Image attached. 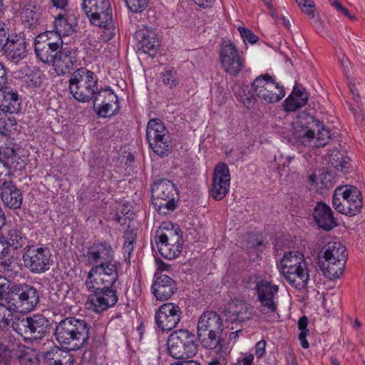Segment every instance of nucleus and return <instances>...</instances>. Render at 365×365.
<instances>
[{
	"instance_id": "nucleus-16",
	"label": "nucleus",
	"mask_w": 365,
	"mask_h": 365,
	"mask_svg": "<svg viewBox=\"0 0 365 365\" xmlns=\"http://www.w3.org/2000/svg\"><path fill=\"white\" fill-rule=\"evenodd\" d=\"M120 268L121 263L114 259L103 261L92 267L86 281H96L98 283H105L108 285L115 284L118 279Z\"/></svg>"
},
{
	"instance_id": "nucleus-30",
	"label": "nucleus",
	"mask_w": 365,
	"mask_h": 365,
	"mask_svg": "<svg viewBox=\"0 0 365 365\" xmlns=\"http://www.w3.org/2000/svg\"><path fill=\"white\" fill-rule=\"evenodd\" d=\"M287 282L297 289H304L309 279L307 262H303L289 270V273L285 272L282 274Z\"/></svg>"
},
{
	"instance_id": "nucleus-64",
	"label": "nucleus",
	"mask_w": 365,
	"mask_h": 365,
	"mask_svg": "<svg viewBox=\"0 0 365 365\" xmlns=\"http://www.w3.org/2000/svg\"><path fill=\"white\" fill-rule=\"evenodd\" d=\"M307 335H308V334H306V332L299 334L298 337L301 342V345H302V348H304V349H307L309 346V344L308 341L306 339V337Z\"/></svg>"
},
{
	"instance_id": "nucleus-39",
	"label": "nucleus",
	"mask_w": 365,
	"mask_h": 365,
	"mask_svg": "<svg viewBox=\"0 0 365 365\" xmlns=\"http://www.w3.org/2000/svg\"><path fill=\"white\" fill-rule=\"evenodd\" d=\"M32 340L42 339L48 332L49 321L43 315L35 314L30 317Z\"/></svg>"
},
{
	"instance_id": "nucleus-51",
	"label": "nucleus",
	"mask_w": 365,
	"mask_h": 365,
	"mask_svg": "<svg viewBox=\"0 0 365 365\" xmlns=\"http://www.w3.org/2000/svg\"><path fill=\"white\" fill-rule=\"evenodd\" d=\"M127 8L133 13H141L148 6L149 0H124Z\"/></svg>"
},
{
	"instance_id": "nucleus-59",
	"label": "nucleus",
	"mask_w": 365,
	"mask_h": 365,
	"mask_svg": "<svg viewBox=\"0 0 365 365\" xmlns=\"http://www.w3.org/2000/svg\"><path fill=\"white\" fill-rule=\"evenodd\" d=\"M308 325V318L306 316H302L299 318L298 321V328L300 331L299 333L309 334V331L307 329Z\"/></svg>"
},
{
	"instance_id": "nucleus-5",
	"label": "nucleus",
	"mask_w": 365,
	"mask_h": 365,
	"mask_svg": "<svg viewBox=\"0 0 365 365\" xmlns=\"http://www.w3.org/2000/svg\"><path fill=\"white\" fill-rule=\"evenodd\" d=\"M152 204L155 210L167 215L178 207V192L175 184L168 179H159L151 185Z\"/></svg>"
},
{
	"instance_id": "nucleus-55",
	"label": "nucleus",
	"mask_w": 365,
	"mask_h": 365,
	"mask_svg": "<svg viewBox=\"0 0 365 365\" xmlns=\"http://www.w3.org/2000/svg\"><path fill=\"white\" fill-rule=\"evenodd\" d=\"M9 38V28L4 22L0 20V51H3Z\"/></svg>"
},
{
	"instance_id": "nucleus-47",
	"label": "nucleus",
	"mask_w": 365,
	"mask_h": 365,
	"mask_svg": "<svg viewBox=\"0 0 365 365\" xmlns=\"http://www.w3.org/2000/svg\"><path fill=\"white\" fill-rule=\"evenodd\" d=\"M350 158L339 153L331 155V162L333 166L338 170L346 173L349 169Z\"/></svg>"
},
{
	"instance_id": "nucleus-20",
	"label": "nucleus",
	"mask_w": 365,
	"mask_h": 365,
	"mask_svg": "<svg viewBox=\"0 0 365 365\" xmlns=\"http://www.w3.org/2000/svg\"><path fill=\"white\" fill-rule=\"evenodd\" d=\"M182 312L178 305L165 303L155 312V320L158 328L169 331L177 327L181 319Z\"/></svg>"
},
{
	"instance_id": "nucleus-46",
	"label": "nucleus",
	"mask_w": 365,
	"mask_h": 365,
	"mask_svg": "<svg viewBox=\"0 0 365 365\" xmlns=\"http://www.w3.org/2000/svg\"><path fill=\"white\" fill-rule=\"evenodd\" d=\"M17 287V284H0V299L5 300L8 305L12 304L14 297V289Z\"/></svg>"
},
{
	"instance_id": "nucleus-58",
	"label": "nucleus",
	"mask_w": 365,
	"mask_h": 365,
	"mask_svg": "<svg viewBox=\"0 0 365 365\" xmlns=\"http://www.w3.org/2000/svg\"><path fill=\"white\" fill-rule=\"evenodd\" d=\"M266 341L260 340L255 345V354L257 358H262L265 354Z\"/></svg>"
},
{
	"instance_id": "nucleus-54",
	"label": "nucleus",
	"mask_w": 365,
	"mask_h": 365,
	"mask_svg": "<svg viewBox=\"0 0 365 365\" xmlns=\"http://www.w3.org/2000/svg\"><path fill=\"white\" fill-rule=\"evenodd\" d=\"M0 245L2 247L0 250V259L5 258L10 252L9 237L8 235L5 236L1 232H0Z\"/></svg>"
},
{
	"instance_id": "nucleus-36",
	"label": "nucleus",
	"mask_w": 365,
	"mask_h": 365,
	"mask_svg": "<svg viewBox=\"0 0 365 365\" xmlns=\"http://www.w3.org/2000/svg\"><path fill=\"white\" fill-rule=\"evenodd\" d=\"M221 335L222 334H217L215 331L197 332V339H198L204 348L211 350L216 349L220 351L223 348V340Z\"/></svg>"
},
{
	"instance_id": "nucleus-44",
	"label": "nucleus",
	"mask_w": 365,
	"mask_h": 365,
	"mask_svg": "<svg viewBox=\"0 0 365 365\" xmlns=\"http://www.w3.org/2000/svg\"><path fill=\"white\" fill-rule=\"evenodd\" d=\"M7 115L0 113V134L4 136L10 135L17 126V121L14 116Z\"/></svg>"
},
{
	"instance_id": "nucleus-35",
	"label": "nucleus",
	"mask_w": 365,
	"mask_h": 365,
	"mask_svg": "<svg viewBox=\"0 0 365 365\" xmlns=\"http://www.w3.org/2000/svg\"><path fill=\"white\" fill-rule=\"evenodd\" d=\"M334 259L333 261L318 259V264L323 272L324 275L330 280L339 278L343 272L345 267L346 261Z\"/></svg>"
},
{
	"instance_id": "nucleus-25",
	"label": "nucleus",
	"mask_w": 365,
	"mask_h": 365,
	"mask_svg": "<svg viewBox=\"0 0 365 365\" xmlns=\"http://www.w3.org/2000/svg\"><path fill=\"white\" fill-rule=\"evenodd\" d=\"M21 101L18 92L8 86H0V110L4 114L17 113L21 109Z\"/></svg>"
},
{
	"instance_id": "nucleus-29",
	"label": "nucleus",
	"mask_w": 365,
	"mask_h": 365,
	"mask_svg": "<svg viewBox=\"0 0 365 365\" xmlns=\"http://www.w3.org/2000/svg\"><path fill=\"white\" fill-rule=\"evenodd\" d=\"M26 47L27 43L25 39L17 38L16 36L15 38H9L3 51L9 61L17 63L26 56Z\"/></svg>"
},
{
	"instance_id": "nucleus-10",
	"label": "nucleus",
	"mask_w": 365,
	"mask_h": 365,
	"mask_svg": "<svg viewBox=\"0 0 365 365\" xmlns=\"http://www.w3.org/2000/svg\"><path fill=\"white\" fill-rule=\"evenodd\" d=\"M146 138L153 151L160 157L168 156L173 148V142L168 130L158 118L149 120L146 128Z\"/></svg>"
},
{
	"instance_id": "nucleus-19",
	"label": "nucleus",
	"mask_w": 365,
	"mask_h": 365,
	"mask_svg": "<svg viewBox=\"0 0 365 365\" xmlns=\"http://www.w3.org/2000/svg\"><path fill=\"white\" fill-rule=\"evenodd\" d=\"M220 61L224 71L234 76H237L245 66V59L240 56L236 46L230 42L222 45Z\"/></svg>"
},
{
	"instance_id": "nucleus-61",
	"label": "nucleus",
	"mask_w": 365,
	"mask_h": 365,
	"mask_svg": "<svg viewBox=\"0 0 365 365\" xmlns=\"http://www.w3.org/2000/svg\"><path fill=\"white\" fill-rule=\"evenodd\" d=\"M8 83V69L0 62V86Z\"/></svg>"
},
{
	"instance_id": "nucleus-43",
	"label": "nucleus",
	"mask_w": 365,
	"mask_h": 365,
	"mask_svg": "<svg viewBox=\"0 0 365 365\" xmlns=\"http://www.w3.org/2000/svg\"><path fill=\"white\" fill-rule=\"evenodd\" d=\"M8 237H9L10 248L17 250L28 245V239L22 231L18 229H11L8 231Z\"/></svg>"
},
{
	"instance_id": "nucleus-31",
	"label": "nucleus",
	"mask_w": 365,
	"mask_h": 365,
	"mask_svg": "<svg viewBox=\"0 0 365 365\" xmlns=\"http://www.w3.org/2000/svg\"><path fill=\"white\" fill-rule=\"evenodd\" d=\"M222 320L220 315L215 312L203 313L198 320L197 332H212V331H215L217 334H222Z\"/></svg>"
},
{
	"instance_id": "nucleus-56",
	"label": "nucleus",
	"mask_w": 365,
	"mask_h": 365,
	"mask_svg": "<svg viewBox=\"0 0 365 365\" xmlns=\"http://www.w3.org/2000/svg\"><path fill=\"white\" fill-rule=\"evenodd\" d=\"M13 309H10L9 306H7V312L4 311L3 314H0V329L6 328L9 326L10 321H13Z\"/></svg>"
},
{
	"instance_id": "nucleus-14",
	"label": "nucleus",
	"mask_w": 365,
	"mask_h": 365,
	"mask_svg": "<svg viewBox=\"0 0 365 365\" xmlns=\"http://www.w3.org/2000/svg\"><path fill=\"white\" fill-rule=\"evenodd\" d=\"M10 309L14 312L27 313L34 309L39 302V294L36 288L26 284H17Z\"/></svg>"
},
{
	"instance_id": "nucleus-23",
	"label": "nucleus",
	"mask_w": 365,
	"mask_h": 365,
	"mask_svg": "<svg viewBox=\"0 0 365 365\" xmlns=\"http://www.w3.org/2000/svg\"><path fill=\"white\" fill-rule=\"evenodd\" d=\"M115 252L112 245L106 240H95L86 250L85 257L91 264L96 265L103 261L113 259Z\"/></svg>"
},
{
	"instance_id": "nucleus-33",
	"label": "nucleus",
	"mask_w": 365,
	"mask_h": 365,
	"mask_svg": "<svg viewBox=\"0 0 365 365\" xmlns=\"http://www.w3.org/2000/svg\"><path fill=\"white\" fill-rule=\"evenodd\" d=\"M309 93L303 86L296 83L292 92L284 101V108L287 111H295L307 103Z\"/></svg>"
},
{
	"instance_id": "nucleus-60",
	"label": "nucleus",
	"mask_w": 365,
	"mask_h": 365,
	"mask_svg": "<svg viewBox=\"0 0 365 365\" xmlns=\"http://www.w3.org/2000/svg\"><path fill=\"white\" fill-rule=\"evenodd\" d=\"M254 354H247L242 359H239L235 365H254Z\"/></svg>"
},
{
	"instance_id": "nucleus-11",
	"label": "nucleus",
	"mask_w": 365,
	"mask_h": 365,
	"mask_svg": "<svg viewBox=\"0 0 365 365\" xmlns=\"http://www.w3.org/2000/svg\"><path fill=\"white\" fill-rule=\"evenodd\" d=\"M82 9L93 25L108 30L113 26V13L109 0H83Z\"/></svg>"
},
{
	"instance_id": "nucleus-3",
	"label": "nucleus",
	"mask_w": 365,
	"mask_h": 365,
	"mask_svg": "<svg viewBox=\"0 0 365 365\" xmlns=\"http://www.w3.org/2000/svg\"><path fill=\"white\" fill-rule=\"evenodd\" d=\"M253 93L243 89V95L240 94L241 102L248 109L252 108L257 101V97L265 103H274L279 101L284 96L285 91L269 74H263L257 77L251 84Z\"/></svg>"
},
{
	"instance_id": "nucleus-53",
	"label": "nucleus",
	"mask_w": 365,
	"mask_h": 365,
	"mask_svg": "<svg viewBox=\"0 0 365 365\" xmlns=\"http://www.w3.org/2000/svg\"><path fill=\"white\" fill-rule=\"evenodd\" d=\"M302 11L309 16H314L315 5L311 0H296Z\"/></svg>"
},
{
	"instance_id": "nucleus-15",
	"label": "nucleus",
	"mask_w": 365,
	"mask_h": 365,
	"mask_svg": "<svg viewBox=\"0 0 365 365\" xmlns=\"http://www.w3.org/2000/svg\"><path fill=\"white\" fill-rule=\"evenodd\" d=\"M92 99L93 110L101 117L115 115L120 110L118 96L110 87L96 91Z\"/></svg>"
},
{
	"instance_id": "nucleus-50",
	"label": "nucleus",
	"mask_w": 365,
	"mask_h": 365,
	"mask_svg": "<svg viewBox=\"0 0 365 365\" xmlns=\"http://www.w3.org/2000/svg\"><path fill=\"white\" fill-rule=\"evenodd\" d=\"M16 157V150L11 146H1L0 148V160L4 163H14Z\"/></svg>"
},
{
	"instance_id": "nucleus-22",
	"label": "nucleus",
	"mask_w": 365,
	"mask_h": 365,
	"mask_svg": "<svg viewBox=\"0 0 365 365\" xmlns=\"http://www.w3.org/2000/svg\"><path fill=\"white\" fill-rule=\"evenodd\" d=\"M176 282L170 276L155 272L151 291L158 301H166L177 292Z\"/></svg>"
},
{
	"instance_id": "nucleus-24",
	"label": "nucleus",
	"mask_w": 365,
	"mask_h": 365,
	"mask_svg": "<svg viewBox=\"0 0 365 365\" xmlns=\"http://www.w3.org/2000/svg\"><path fill=\"white\" fill-rule=\"evenodd\" d=\"M77 61L76 50L62 45L55 56L52 65L58 75H65L71 73L74 70Z\"/></svg>"
},
{
	"instance_id": "nucleus-2",
	"label": "nucleus",
	"mask_w": 365,
	"mask_h": 365,
	"mask_svg": "<svg viewBox=\"0 0 365 365\" xmlns=\"http://www.w3.org/2000/svg\"><path fill=\"white\" fill-rule=\"evenodd\" d=\"M293 135L304 146L315 148L325 146L331 137L329 130L322 122L305 112L298 115Z\"/></svg>"
},
{
	"instance_id": "nucleus-9",
	"label": "nucleus",
	"mask_w": 365,
	"mask_h": 365,
	"mask_svg": "<svg viewBox=\"0 0 365 365\" xmlns=\"http://www.w3.org/2000/svg\"><path fill=\"white\" fill-rule=\"evenodd\" d=\"M22 260L24 267L36 274L47 272L53 263L51 250L43 245L24 247Z\"/></svg>"
},
{
	"instance_id": "nucleus-12",
	"label": "nucleus",
	"mask_w": 365,
	"mask_h": 365,
	"mask_svg": "<svg viewBox=\"0 0 365 365\" xmlns=\"http://www.w3.org/2000/svg\"><path fill=\"white\" fill-rule=\"evenodd\" d=\"M247 282L256 284L254 289L260 302L259 312L263 314L276 312L277 304L274 301V298L279 292V287L255 274L249 276Z\"/></svg>"
},
{
	"instance_id": "nucleus-32",
	"label": "nucleus",
	"mask_w": 365,
	"mask_h": 365,
	"mask_svg": "<svg viewBox=\"0 0 365 365\" xmlns=\"http://www.w3.org/2000/svg\"><path fill=\"white\" fill-rule=\"evenodd\" d=\"M42 359L46 365H63L73 363V357L68 351L54 344L49 350L42 353Z\"/></svg>"
},
{
	"instance_id": "nucleus-37",
	"label": "nucleus",
	"mask_w": 365,
	"mask_h": 365,
	"mask_svg": "<svg viewBox=\"0 0 365 365\" xmlns=\"http://www.w3.org/2000/svg\"><path fill=\"white\" fill-rule=\"evenodd\" d=\"M355 203L350 205L349 200L336 195V190H334L332 196V205L338 212L349 217L357 215L359 213V202H355Z\"/></svg>"
},
{
	"instance_id": "nucleus-27",
	"label": "nucleus",
	"mask_w": 365,
	"mask_h": 365,
	"mask_svg": "<svg viewBox=\"0 0 365 365\" xmlns=\"http://www.w3.org/2000/svg\"><path fill=\"white\" fill-rule=\"evenodd\" d=\"M0 197L4 204L11 209L21 207L23 202L21 191L11 181H3L0 187Z\"/></svg>"
},
{
	"instance_id": "nucleus-34",
	"label": "nucleus",
	"mask_w": 365,
	"mask_h": 365,
	"mask_svg": "<svg viewBox=\"0 0 365 365\" xmlns=\"http://www.w3.org/2000/svg\"><path fill=\"white\" fill-rule=\"evenodd\" d=\"M347 253L346 247L339 242H329L319 255V259L333 261L334 259L346 261Z\"/></svg>"
},
{
	"instance_id": "nucleus-40",
	"label": "nucleus",
	"mask_w": 365,
	"mask_h": 365,
	"mask_svg": "<svg viewBox=\"0 0 365 365\" xmlns=\"http://www.w3.org/2000/svg\"><path fill=\"white\" fill-rule=\"evenodd\" d=\"M30 317L16 316L12 322L11 327L24 341L32 340L31 325Z\"/></svg>"
},
{
	"instance_id": "nucleus-21",
	"label": "nucleus",
	"mask_w": 365,
	"mask_h": 365,
	"mask_svg": "<svg viewBox=\"0 0 365 365\" xmlns=\"http://www.w3.org/2000/svg\"><path fill=\"white\" fill-rule=\"evenodd\" d=\"M226 321L232 324L243 323L252 319V306L246 301L239 299H231L224 309Z\"/></svg>"
},
{
	"instance_id": "nucleus-45",
	"label": "nucleus",
	"mask_w": 365,
	"mask_h": 365,
	"mask_svg": "<svg viewBox=\"0 0 365 365\" xmlns=\"http://www.w3.org/2000/svg\"><path fill=\"white\" fill-rule=\"evenodd\" d=\"M55 35L61 38V36L68 35L71 31V26L68 23L63 14H58L54 20Z\"/></svg>"
},
{
	"instance_id": "nucleus-42",
	"label": "nucleus",
	"mask_w": 365,
	"mask_h": 365,
	"mask_svg": "<svg viewBox=\"0 0 365 365\" xmlns=\"http://www.w3.org/2000/svg\"><path fill=\"white\" fill-rule=\"evenodd\" d=\"M336 195L339 197H345L346 200H349V202L350 205L356 204V202H359V212L362 207V197L361 192L359 190L354 186H340L338 187L336 190Z\"/></svg>"
},
{
	"instance_id": "nucleus-18",
	"label": "nucleus",
	"mask_w": 365,
	"mask_h": 365,
	"mask_svg": "<svg viewBox=\"0 0 365 365\" xmlns=\"http://www.w3.org/2000/svg\"><path fill=\"white\" fill-rule=\"evenodd\" d=\"M230 173L228 165L218 163L213 170L210 195L216 201L222 200L229 192Z\"/></svg>"
},
{
	"instance_id": "nucleus-49",
	"label": "nucleus",
	"mask_w": 365,
	"mask_h": 365,
	"mask_svg": "<svg viewBox=\"0 0 365 365\" xmlns=\"http://www.w3.org/2000/svg\"><path fill=\"white\" fill-rule=\"evenodd\" d=\"M162 81L165 86L170 88L176 87L178 84L177 71L173 68H168L162 73Z\"/></svg>"
},
{
	"instance_id": "nucleus-4",
	"label": "nucleus",
	"mask_w": 365,
	"mask_h": 365,
	"mask_svg": "<svg viewBox=\"0 0 365 365\" xmlns=\"http://www.w3.org/2000/svg\"><path fill=\"white\" fill-rule=\"evenodd\" d=\"M6 343H0V365H37L32 351L20 343L14 336L6 337Z\"/></svg>"
},
{
	"instance_id": "nucleus-57",
	"label": "nucleus",
	"mask_w": 365,
	"mask_h": 365,
	"mask_svg": "<svg viewBox=\"0 0 365 365\" xmlns=\"http://www.w3.org/2000/svg\"><path fill=\"white\" fill-rule=\"evenodd\" d=\"M123 237L125 242H129V244L134 243L136 239V234L133 228H131L130 226H128L124 232Z\"/></svg>"
},
{
	"instance_id": "nucleus-48",
	"label": "nucleus",
	"mask_w": 365,
	"mask_h": 365,
	"mask_svg": "<svg viewBox=\"0 0 365 365\" xmlns=\"http://www.w3.org/2000/svg\"><path fill=\"white\" fill-rule=\"evenodd\" d=\"M18 266L11 258L0 259V272L9 277H12L18 273Z\"/></svg>"
},
{
	"instance_id": "nucleus-26",
	"label": "nucleus",
	"mask_w": 365,
	"mask_h": 365,
	"mask_svg": "<svg viewBox=\"0 0 365 365\" xmlns=\"http://www.w3.org/2000/svg\"><path fill=\"white\" fill-rule=\"evenodd\" d=\"M135 38L138 42L139 50L151 57L155 56L159 47L158 38L155 31L148 27L139 29L135 32Z\"/></svg>"
},
{
	"instance_id": "nucleus-52",
	"label": "nucleus",
	"mask_w": 365,
	"mask_h": 365,
	"mask_svg": "<svg viewBox=\"0 0 365 365\" xmlns=\"http://www.w3.org/2000/svg\"><path fill=\"white\" fill-rule=\"evenodd\" d=\"M238 31L245 43H250L251 44H253L257 42L259 39L258 36L255 35L250 29H247L245 27H240L238 29Z\"/></svg>"
},
{
	"instance_id": "nucleus-63",
	"label": "nucleus",
	"mask_w": 365,
	"mask_h": 365,
	"mask_svg": "<svg viewBox=\"0 0 365 365\" xmlns=\"http://www.w3.org/2000/svg\"><path fill=\"white\" fill-rule=\"evenodd\" d=\"M69 0H51L53 6L56 9L64 10L68 5Z\"/></svg>"
},
{
	"instance_id": "nucleus-7",
	"label": "nucleus",
	"mask_w": 365,
	"mask_h": 365,
	"mask_svg": "<svg viewBox=\"0 0 365 365\" xmlns=\"http://www.w3.org/2000/svg\"><path fill=\"white\" fill-rule=\"evenodd\" d=\"M167 344L169 354L175 359H190L198 350L197 336L187 329L173 331L168 338Z\"/></svg>"
},
{
	"instance_id": "nucleus-17",
	"label": "nucleus",
	"mask_w": 365,
	"mask_h": 365,
	"mask_svg": "<svg viewBox=\"0 0 365 365\" xmlns=\"http://www.w3.org/2000/svg\"><path fill=\"white\" fill-rule=\"evenodd\" d=\"M156 245L161 256L168 259H173L182 252L183 240L182 236L173 230H167L156 235Z\"/></svg>"
},
{
	"instance_id": "nucleus-1",
	"label": "nucleus",
	"mask_w": 365,
	"mask_h": 365,
	"mask_svg": "<svg viewBox=\"0 0 365 365\" xmlns=\"http://www.w3.org/2000/svg\"><path fill=\"white\" fill-rule=\"evenodd\" d=\"M90 329V324L83 319L66 317L56 324L54 336L64 349L76 351L88 343Z\"/></svg>"
},
{
	"instance_id": "nucleus-28",
	"label": "nucleus",
	"mask_w": 365,
	"mask_h": 365,
	"mask_svg": "<svg viewBox=\"0 0 365 365\" xmlns=\"http://www.w3.org/2000/svg\"><path fill=\"white\" fill-rule=\"evenodd\" d=\"M313 217L317 225L326 231H329L338 225L330 207L323 202L317 203L313 211Z\"/></svg>"
},
{
	"instance_id": "nucleus-8",
	"label": "nucleus",
	"mask_w": 365,
	"mask_h": 365,
	"mask_svg": "<svg viewBox=\"0 0 365 365\" xmlns=\"http://www.w3.org/2000/svg\"><path fill=\"white\" fill-rule=\"evenodd\" d=\"M87 289L91 292L88 302L96 313H101L116 304L118 294L114 289V284L98 283L96 281H86Z\"/></svg>"
},
{
	"instance_id": "nucleus-13",
	"label": "nucleus",
	"mask_w": 365,
	"mask_h": 365,
	"mask_svg": "<svg viewBox=\"0 0 365 365\" xmlns=\"http://www.w3.org/2000/svg\"><path fill=\"white\" fill-rule=\"evenodd\" d=\"M62 44V38L52 31L40 34L34 41L36 57L44 63H52Z\"/></svg>"
},
{
	"instance_id": "nucleus-38",
	"label": "nucleus",
	"mask_w": 365,
	"mask_h": 365,
	"mask_svg": "<svg viewBox=\"0 0 365 365\" xmlns=\"http://www.w3.org/2000/svg\"><path fill=\"white\" fill-rule=\"evenodd\" d=\"M307 262L304 255L298 251H291L284 255L279 264V269L282 274L288 272L298 264Z\"/></svg>"
},
{
	"instance_id": "nucleus-41",
	"label": "nucleus",
	"mask_w": 365,
	"mask_h": 365,
	"mask_svg": "<svg viewBox=\"0 0 365 365\" xmlns=\"http://www.w3.org/2000/svg\"><path fill=\"white\" fill-rule=\"evenodd\" d=\"M41 15L40 8L33 3H29L22 9L21 17L28 27L33 28L40 24Z\"/></svg>"
},
{
	"instance_id": "nucleus-62",
	"label": "nucleus",
	"mask_w": 365,
	"mask_h": 365,
	"mask_svg": "<svg viewBox=\"0 0 365 365\" xmlns=\"http://www.w3.org/2000/svg\"><path fill=\"white\" fill-rule=\"evenodd\" d=\"M170 365H202L200 363L195 360L185 359H176L175 361L171 363Z\"/></svg>"
},
{
	"instance_id": "nucleus-6",
	"label": "nucleus",
	"mask_w": 365,
	"mask_h": 365,
	"mask_svg": "<svg viewBox=\"0 0 365 365\" xmlns=\"http://www.w3.org/2000/svg\"><path fill=\"white\" fill-rule=\"evenodd\" d=\"M69 91L78 101L88 102L98 91V78L91 71L85 68L76 69L68 81Z\"/></svg>"
}]
</instances>
